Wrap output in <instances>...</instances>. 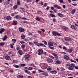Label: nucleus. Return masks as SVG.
I'll list each match as a JSON object with an SVG mask.
<instances>
[{
  "label": "nucleus",
  "mask_w": 78,
  "mask_h": 78,
  "mask_svg": "<svg viewBox=\"0 0 78 78\" xmlns=\"http://www.w3.org/2000/svg\"><path fill=\"white\" fill-rule=\"evenodd\" d=\"M69 49H67V48L66 49H65L66 51H69Z\"/></svg>",
  "instance_id": "338daca9"
},
{
  "label": "nucleus",
  "mask_w": 78,
  "mask_h": 78,
  "mask_svg": "<svg viewBox=\"0 0 78 78\" xmlns=\"http://www.w3.org/2000/svg\"><path fill=\"white\" fill-rule=\"evenodd\" d=\"M4 31H5V29L3 28L1 29V31H0V33L2 34V33H3V32H4Z\"/></svg>",
  "instance_id": "aec40b11"
},
{
  "label": "nucleus",
  "mask_w": 78,
  "mask_h": 78,
  "mask_svg": "<svg viewBox=\"0 0 78 78\" xmlns=\"http://www.w3.org/2000/svg\"><path fill=\"white\" fill-rule=\"evenodd\" d=\"M29 44H30V45H33V44L32 43H31V42H29Z\"/></svg>",
  "instance_id": "4d7b16f0"
},
{
  "label": "nucleus",
  "mask_w": 78,
  "mask_h": 78,
  "mask_svg": "<svg viewBox=\"0 0 78 78\" xmlns=\"http://www.w3.org/2000/svg\"><path fill=\"white\" fill-rule=\"evenodd\" d=\"M42 43L38 44H37V46L38 47H41V46H42Z\"/></svg>",
  "instance_id": "f704fd0d"
},
{
  "label": "nucleus",
  "mask_w": 78,
  "mask_h": 78,
  "mask_svg": "<svg viewBox=\"0 0 78 78\" xmlns=\"http://www.w3.org/2000/svg\"><path fill=\"white\" fill-rule=\"evenodd\" d=\"M48 47H52L53 46V44L51 42H50L48 43Z\"/></svg>",
  "instance_id": "9b49d317"
},
{
  "label": "nucleus",
  "mask_w": 78,
  "mask_h": 78,
  "mask_svg": "<svg viewBox=\"0 0 78 78\" xmlns=\"http://www.w3.org/2000/svg\"><path fill=\"white\" fill-rule=\"evenodd\" d=\"M24 58L25 59H29L30 58V55L29 54H27L25 55Z\"/></svg>",
  "instance_id": "423d86ee"
},
{
  "label": "nucleus",
  "mask_w": 78,
  "mask_h": 78,
  "mask_svg": "<svg viewBox=\"0 0 78 78\" xmlns=\"http://www.w3.org/2000/svg\"><path fill=\"white\" fill-rule=\"evenodd\" d=\"M13 9H17V5H16L13 6Z\"/></svg>",
  "instance_id": "cd10ccee"
},
{
  "label": "nucleus",
  "mask_w": 78,
  "mask_h": 78,
  "mask_svg": "<svg viewBox=\"0 0 78 78\" xmlns=\"http://www.w3.org/2000/svg\"><path fill=\"white\" fill-rule=\"evenodd\" d=\"M42 53L44 55H46V54H47V53L45 52H43Z\"/></svg>",
  "instance_id": "e2e57ef3"
},
{
  "label": "nucleus",
  "mask_w": 78,
  "mask_h": 78,
  "mask_svg": "<svg viewBox=\"0 0 78 78\" xmlns=\"http://www.w3.org/2000/svg\"><path fill=\"white\" fill-rule=\"evenodd\" d=\"M24 0L25 2H28L29 3H30L32 2L31 0Z\"/></svg>",
  "instance_id": "a878e982"
},
{
  "label": "nucleus",
  "mask_w": 78,
  "mask_h": 78,
  "mask_svg": "<svg viewBox=\"0 0 78 78\" xmlns=\"http://www.w3.org/2000/svg\"><path fill=\"white\" fill-rule=\"evenodd\" d=\"M73 51V50L72 49H69L68 51V52L69 53H72V52Z\"/></svg>",
  "instance_id": "ea45409f"
},
{
  "label": "nucleus",
  "mask_w": 78,
  "mask_h": 78,
  "mask_svg": "<svg viewBox=\"0 0 78 78\" xmlns=\"http://www.w3.org/2000/svg\"><path fill=\"white\" fill-rule=\"evenodd\" d=\"M65 40L67 41H72V38H69V37H65Z\"/></svg>",
  "instance_id": "0eeeda50"
},
{
  "label": "nucleus",
  "mask_w": 78,
  "mask_h": 78,
  "mask_svg": "<svg viewBox=\"0 0 78 78\" xmlns=\"http://www.w3.org/2000/svg\"><path fill=\"white\" fill-rule=\"evenodd\" d=\"M62 7L63 8H64V9H65L66 8V5H63L62 6Z\"/></svg>",
  "instance_id": "052dcab7"
},
{
  "label": "nucleus",
  "mask_w": 78,
  "mask_h": 78,
  "mask_svg": "<svg viewBox=\"0 0 78 78\" xmlns=\"http://www.w3.org/2000/svg\"><path fill=\"white\" fill-rule=\"evenodd\" d=\"M54 70H52L50 71V73H54Z\"/></svg>",
  "instance_id": "69168bd1"
},
{
  "label": "nucleus",
  "mask_w": 78,
  "mask_h": 78,
  "mask_svg": "<svg viewBox=\"0 0 78 78\" xmlns=\"http://www.w3.org/2000/svg\"><path fill=\"white\" fill-rule=\"evenodd\" d=\"M38 71L39 72H44V71H42V70L40 69H38Z\"/></svg>",
  "instance_id": "a18cd8bd"
},
{
  "label": "nucleus",
  "mask_w": 78,
  "mask_h": 78,
  "mask_svg": "<svg viewBox=\"0 0 78 78\" xmlns=\"http://www.w3.org/2000/svg\"><path fill=\"white\" fill-rule=\"evenodd\" d=\"M42 46L43 47H46V46H45V45H44V44H42Z\"/></svg>",
  "instance_id": "0e129e2a"
},
{
  "label": "nucleus",
  "mask_w": 78,
  "mask_h": 78,
  "mask_svg": "<svg viewBox=\"0 0 78 78\" xmlns=\"http://www.w3.org/2000/svg\"><path fill=\"white\" fill-rule=\"evenodd\" d=\"M57 73V71H56L54 70V73H54L55 74H56Z\"/></svg>",
  "instance_id": "de8ad7c7"
},
{
  "label": "nucleus",
  "mask_w": 78,
  "mask_h": 78,
  "mask_svg": "<svg viewBox=\"0 0 78 78\" xmlns=\"http://www.w3.org/2000/svg\"><path fill=\"white\" fill-rule=\"evenodd\" d=\"M50 16L52 17H55L56 16L55 15H53V14H51Z\"/></svg>",
  "instance_id": "2f4dec72"
},
{
  "label": "nucleus",
  "mask_w": 78,
  "mask_h": 78,
  "mask_svg": "<svg viewBox=\"0 0 78 78\" xmlns=\"http://www.w3.org/2000/svg\"><path fill=\"white\" fill-rule=\"evenodd\" d=\"M5 45V43L4 42H1L0 43V45L1 46H3Z\"/></svg>",
  "instance_id": "c85d7f7f"
},
{
  "label": "nucleus",
  "mask_w": 78,
  "mask_h": 78,
  "mask_svg": "<svg viewBox=\"0 0 78 78\" xmlns=\"http://www.w3.org/2000/svg\"><path fill=\"white\" fill-rule=\"evenodd\" d=\"M36 20H37V21H40V20H41V19H40L38 17H37L36 18Z\"/></svg>",
  "instance_id": "58836bf2"
},
{
  "label": "nucleus",
  "mask_w": 78,
  "mask_h": 78,
  "mask_svg": "<svg viewBox=\"0 0 78 78\" xmlns=\"http://www.w3.org/2000/svg\"><path fill=\"white\" fill-rule=\"evenodd\" d=\"M37 32H38V33L39 34H41V31H37Z\"/></svg>",
  "instance_id": "bf43d9fd"
},
{
  "label": "nucleus",
  "mask_w": 78,
  "mask_h": 78,
  "mask_svg": "<svg viewBox=\"0 0 78 78\" xmlns=\"http://www.w3.org/2000/svg\"><path fill=\"white\" fill-rule=\"evenodd\" d=\"M74 68H75V69H77V70H78V66H75Z\"/></svg>",
  "instance_id": "13d9d810"
},
{
  "label": "nucleus",
  "mask_w": 78,
  "mask_h": 78,
  "mask_svg": "<svg viewBox=\"0 0 78 78\" xmlns=\"http://www.w3.org/2000/svg\"><path fill=\"white\" fill-rule=\"evenodd\" d=\"M43 42L45 45H47V42L46 41H43Z\"/></svg>",
  "instance_id": "473e14b6"
},
{
  "label": "nucleus",
  "mask_w": 78,
  "mask_h": 78,
  "mask_svg": "<svg viewBox=\"0 0 78 78\" xmlns=\"http://www.w3.org/2000/svg\"><path fill=\"white\" fill-rule=\"evenodd\" d=\"M52 55L54 56V57L55 59H58V56L57 55V54L55 53H52Z\"/></svg>",
  "instance_id": "9d476101"
},
{
  "label": "nucleus",
  "mask_w": 78,
  "mask_h": 78,
  "mask_svg": "<svg viewBox=\"0 0 78 78\" xmlns=\"http://www.w3.org/2000/svg\"><path fill=\"white\" fill-rule=\"evenodd\" d=\"M24 72L27 74H28V75H31V73H30V71L28 70H25Z\"/></svg>",
  "instance_id": "6e6552de"
},
{
  "label": "nucleus",
  "mask_w": 78,
  "mask_h": 78,
  "mask_svg": "<svg viewBox=\"0 0 78 78\" xmlns=\"http://www.w3.org/2000/svg\"><path fill=\"white\" fill-rule=\"evenodd\" d=\"M27 78H32V77H31V76H28L27 77Z\"/></svg>",
  "instance_id": "774afa93"
},
{
  "label": "nucleus",
  "mask_w": 78,
  "mask_h": 78,
  "mask_svg": "<svg viewBox=\"0 0 78 78\" xmlns=\"http://www.w3.org/2000/svg\"><path fill=\"white\" fill-rule=\"evenodd\" d=\"M16 19H19V16L16 15Z\"/></svg>",
  "instance_id": "a19ab883"
},
{
  "label": "nucleus",
  "mask_w": 78,
  "mask_h": 78,
  "mask_svg": "<svg viewBox=\"0 0 78 78\" xmlns=\"http://www.w3.org/2000/svg\"><path fill=\"white\" fill-rule=\"evenodd\" d=\"M22 48H25V45H23L21 46Z\"/></svg>",
  "instance_id": "603ef678"
},
{
  "label": "nucleus",
  "mask_w": 78,
  "mask_h": 78,
  "mask_svg": "<svg viewBox=\"0 0 78 78\" xmlns=\"http://www.w3.org/2000/svg\"><path fill=\"white\" fill-rule=\"evenodd\" d=\"M2 40L3 41H6L7 39V36L6 35H5L4 37L2 38Z\"/></svg>",
  "instance_id": "ddd939ff"
},
{
  "label": "nucleus",
  "mask_w": 78,
  "mask_h": 78,
  "mask_svg": "<svg viewBox=\"0 0 78 78\" xmlns=\"http://www.w3.org/2000/svg\"><path fill=\"white\" fill-rule=\"evenodd\" d=\"M59 0V1H60V3H63V0Z\"/></svg>",
  "instance_id": "8fccbe9b"
},
{
  "label": "nucleus",
  "mask_w": 78,
  "mask_h": 78,
  "mask_svg": "<svg viewBox=\"0 0 78 78\" xmlns=\"http://www.w3.org/2000/svg\"><path fill=\"white\" fill-rule=\"evenodd\" d=\"M63 29L65 30V31H68V28L67 27H63Z\"/></svg>",
  "instance_id": "e433bc0d"
},
{
  "label": "nucleus",
  "mask_w": 78,
  "mask_h": 78,
  "mask_svg": "<svg viewBox=\"0 0 78 78\" xmlns=\"http://www.w3.org/2000/svg\"><path fill=\"white\" fill-rule=\"evenodd\" d=\"M75 11H76V10L75 9H74L73 10L71 11V13L73 14H74L75 12Z\"/></svg>",
  "instance_id": "5701e85b"
},
{
  "label": "nucleus",
  "mask_w": 78,
  "mask_h": 78,
  "mask_svg": "<svg viewBox=\"0 0 78 78\" xmlns=\"http://www.w3.org/2000/svg\"><path fill=\"white\" fill-rule=\"evenodd\" d=\"M70 61H71V62H74V63H76V61H75L74 60H73L72 59H71L70 60Z\"/></svg>",
  "instance_id": "7c9ffc66"
},
{
  "label": "nucleus",
  "mask_w": 78,
  "mask_h": 78,
  "mask_svg": "<svg viewBox=\"0 0 78 78\" xmlns=\"http://www.w3.org/2000/svg\"><path fill=\"white\" fill-rule=\"evenodd\" d=\"M17 78H23V76L22 75H19L18 76Z\"/></svg>",
  "instance_id": "4be33fe9"
},
{
  "label": "nucleus",
  "mask_w": 78,
  "mask_h": 78,
  "mask_svg": "<svg viewBox=\"0 0 78 78\" xmlns=\"http://www.w3.org/2000/svg\"><path fill=\"white\" fill-rule=\"evenodd\" d=\"M47 61L49 63H51L53 62V60H52V59H51V58H48L47 60Z\"/></svg>",
  "instance_id": "39448f33"
},
{
  "label": "nucleus",
  "mask_w": 78,
  "mask_h": 78,
  "mask_svg": "<svg viewBox=\"0 0 78 78\" xmlns=\"http://www.w3.org/2000/svg\"><path fill=\"white\" fill-rule=\"evenodd\" d=\"M28 70H33V68L31 67H29L28 69Z\"/></svg>",
  "instance_id": "c9c22d12"
},
{
  "label": "nucleus",
  "mask_w": 78,
  "mask_h": 78,
  "mask_svg": "<svg viewBox=\"0 0 78 78\" xmlns=\"http://www.w3.org/2000/svg\"><path fill=\"white\" fill-rule=\"evenodd\" d=\"M18 53L20 55H23V52L21 50H20L18 51Z\"/></svg>",
  "instance_id": "a211bd4d"
},
{
  "label": "nucleus",
  "mask_w": 78,
  "mask_h": 78,
  "mask_svg": "<svg viewBox=\"0 0 78 78\" xmlns=\"http://www.w3.org/2000/svg\"><path fill=\"white\" fill-rule=\"evenodd\" d=\"M42 69H46V68L48 67V65L47 64H43L42 66H41Z\"/></svg>",
  "instance_id": "f03ea898"
},
{
  "label": "nucleus",
  "mask_w": 78,
  "mask_h": 78,
  "mask_svg": "<svg viewBox=\"0 0 78 78\" xmlns=\"http://www.w3.org/2000/svg\"><path fill=\"white\" fill-rule=\"evenodd\" d=\"M47 70H48V71H50L51 70V67H48L47 69Z\"/></svg>",
  "instance_id": "c756f323"
},
{
  "label": "nucleus",
  "mask_w": 78,
  "mask_h": 78,
  "mask_svg": "<svg viewBox=\"0 0 78 78\" xmlns=\"http://www.w3.org/2000/svg\"><path fill=\"white\" fill-rule=\"evenodd\" d=\"M32 66L33 67H36V66H35V65H34V63H32L30 65V66Z\"/></svg>",
  "instance_id": "4c0bfd02"
},
{
  "label": "nucleus",
  "mask_w": 78,
  "mask_h": 78,
  "mask_svg": "<svg viewBox=\"0 0 78 78\" xmlns=\"http://www.w3.org/2000/svg\"><path fill=\"white\" fill-rule=\"evenodd\" d=\"M16 68H19V66L17 65H16L14 66Z\"/></svg>",
  "instance_id": "79ce46f5"
},
{
  "label": "nucleus",
  "mask_w": 78,
  "mask_h": 78,
  "mask_svg": "<svg viewBox=\"0 0 78 78\" xmlns=\"http://www.w3.org/2000/svg\"><path fill=\"white\" fill-rule=\"evenodd\" d=\"M10 47L12 48H13V45H12L11 44H10Z\"/></svg>",
  "instance_id": "5fc2aeb1"
},
{
  "label": "nucleus",
  "mask_w": 78,
  "mask_h": 78,
  "mask_svg": "<svg viewBox=\"0 0 78 78\" xmlns=\"http://www.w3.org/2000/svg\"><path fill=\"white\" fill-rule=\"evenodd\" d=\"M10 73H13V72H14V71L12 70H10Z\"/></svg>",
  "instance_id": "864d4df0"
},
{
  "label": "nucleus",
  "mask_w": 78,
  "mask_h": 78,
  "mask_svg": "<svg viewBox=\"0 0 78 78\" xmlns=\"http://www.w3.org/2000/svg\"><path fill=\"white\" fill-rule=\"evenodd\" d=\"M56 62L57 64H61V62L59 60H57L56 61Z\"/></svg>",
  "instance_id": "72a5a7b5"
},
{
  "label": "nucleus",
  "mask_w": 78,
  "mask_h": 78,
  "mask_svg": "<svg viewBox=\"0 0 78 78\" xmlns=\"http://www.w3.org/2000/svg\"><path fill=\"white\" fill-rule=\"evenodd\" d=\"M17 2L18 5H19L20 4V2H19V1L18 0L17 1Z\"/></svg>",
  "instance_id": "37998d69"
},
{
  "label": "nucleus",
  "mask_w": 78,
  "mask_h": 78,
  "mask_svg": "<svg viewBox=\"0 0 78 78\" xmlns=\"http://www.w3.org/2000/svg\"><path fill=\"white\" fill-rule=\"evenodd\" d=\"M70 66H71V67H75V64H72L71 63L70 64Z\"/></svg>",
  "instance_id": "b1692460"
},
{
  "label": "nucleus",
  "mask_w": 78,
  "mask_h": 78,
  "mask_svg": "<svg viewBox=\"0 0 78 78\" xmlns=\"http://www.w3.org/2000/svg\"><path fill=\"white\" fill-rule=\"evenodd\" d=\"M68 69L70 70H73V68L71 67H69L68 68Z\"/></svg>",
  "instance_id": "bb28decb"
},
{
  "label": "nucleus",
  "mask_w": 78,
  "mask_h": 78,
  "mask_svg": "<svg viewBox=\"0 0 78 78\" xmlns=\"http://www.w3.org/2000/svg\"><path fill=\"white\" fill-rule=\"evenodd\" d=\"M42 75H44V76H47L48 75V74L47 73H46L45 72L43 73Z\"/></svg>",
  "instance_id": "412c9836"
},
{
  "label": "nucleus",
  "mask_w": 78,
  "mask_h": 78,
  "mask_svg": "<svg viewBox=\"0 0 78 78\" xmlns=\"http://www.w3.org/2000/svg\"><path fill=\"white\" fill-rule=\"evenodd\" d=\"M21 38L22 39H25V35L22 34L21 36Z\"/></svg>",
  "instance_id": "393cba45"
},
{
  "label": "nucleus",
  "mask_w": 78,
  "mask_h": 78,
  "mask_svg": "<svg viewBox=\"0 0 78 78\" xmlns=\"http://www.w3.org/2000/svg\"><path fill=\"white\" fill-rule=\"evenodd\" d=\"M5 58L6 60H9L10 59V57L9 56L7 55L5 56Z\"/></svg>",
  "instance_id": "2eb2a0df"
},
{
  "label": "nucleus",
  "mask_w": 78,
  "mask_h": 78,
  "mask_svg": "<svg viewBox=\"0 0 78 78\" xmlns=\"http://www.w3.org/2000/svg\"><path fill=\"white\" fill-rule=\"evenodd\" d=\"M71 28L73 30H76L77 29V28L74 25H72L71 26Z\"/></svg>",
  "instance_id": "1a4fd4ad"
},
{
  "label": "nucleus",
  "mask_w": 78,
  "mask_h": 78,
  "mask_svg": "<svg viewBox=\"0 0 78 78\" xmlns=\"http://www.w3.org/2000/svg\"><path fill=\"white\" fill-rule=\"evenodd\" d=\"M52 34L53 35V36H55L57 35L58 36H61V35L58 33L56 32H55V31H53L52 32Z\"/></svg>",
  "instance_id": "f257e3e1"
},
{
  "label": "nucleus",
  "mask_w": 78,
  "mask_h": 78,
  "mask_svg": "<svg viewBox=\"0 0 78 78\" xmlns=\"http://www.w3.org/2000/svg\"><path fill=\"white\" fill-rule=\"evenodd\" d=\"M38 53L39 55H41L43 53V50L42 49H40L38 50Z\"/></svg>",
  "instance_id": "20e7f679"
},
{
  "label": "nucleus",
  "mask_w": 78,
  "mask_h": 78,
  "mask_svg": "<svg viewBox=\"0 0 78 78\" xmlns=\"http://www.w3.org/2000/svg\"><path fill=\"white\" fill-rule=\"evenodd\" d=\"M19 31L21 33H24L25 31V29L22 28V27H19Z\"/></svg>",
  "instance_id": "7ed1b4c3"
},
{
  "label": "nucleus",
  "mask_w": 78,
  "mask_h": 78,
  "mask_svg": "<svg viewBox=\"0 0 78 78\" xmlns=\"http://www.w3.org/2000/svg\"><path fill=\"white\" fill-rule=\"evenodd\" d=\"M64 58L65 59H66L67 60H68V59H69V57L67 55H65L64 56Z\"/></svg>",
  "instance_id": "4468645a"
},
{
  "label": "nucleus",
  "mask_w": 78,
  "mask_h": 78,
  "mask_svg": "<svg viewBox=\"0 0 78 78\" xmlns=\"http://www.w3.org/2000/svg\"><path fill=\"white\" fill-rule=\"evenodd\" d=\"M54 6L55 8H56V7L57 9H61V7L57 5H54Z\"/></svg>",
  "instance_id": "6ab92c4d"
},
{
  "label": "nucleus",
  "mask_w": 78,
  "mask_h": 78,
  "mask_svg": "<svg viewBox=\"0 0 78 78\" xmlns=\"http://www.w3.org/2000/svg\"><path fill=\"white\" fill-rule=\"evenodd\" d=\"M58 15L60 17H62L64 16V15H63V14L61 13H57Z\"/></svg>",
  "instance_id": "dca6fc26"
},
{
  "label": "nucleus",
  "mask_w": 78,
  "mask_h": 78,
  "mask_svg": "<svg viewBox=\"0 0 78 78\" xmlns=\"http://www.w3.org/2000/svg\"><path fill=\"white\" fill-rule=\"evenodd\" d=\"M52 20H53V22H55L56 21V19L54 18Z\"/></svg>",
  "instance_id": "6e6d98bb"
},
{
  "label": "nucleus",
  "mask_w": 78,
  "mask_h": 78,
  "mask_svg": "<svg viewBox=\"0 0 78 78\" xmlns=\"http://www.w3.org/2000/svg\"><path fill=\"white\" fill-rule=\"evenodd\" d=\"M15 14V13H12L11 14V16L12 17H13V16H14V15Z\"/></svg>",
  "instance_id": "680f3d73"
},
{
  "label": "nucleus",
  "mask_w": 78,
  "mask_h": 78,
  "mask_svg": "<svg viewBox=\"0 0 78 78\" xmlns=\"http://www.w3.org/2000/svg\"><path fill=\"white\" fill-rule=\"evenodd\" d=\"M12 41H13V42L15 43L16 42V40L14 39H12Z\"/></svg>",
  "instance_id": "c03bdc74"
},
{
  "label": "nucleus",
  "mask_w": 78,
  "mask_h": 78,
  "mask_svg": "<svg viewBox=\"0 0 78 78\" xmlns=\"http://www.w3.org/2000/svg\"><path fill=\"white\" fill-rule=\"evenodd\" d=\"M6 19L8 20H11V17L9 16H8L6 18Z\"/></svg>",
  "instance_id": "f3484780"
},
{
  "label": "nucleus",
  "mask_w": 78,
  "mask_h": 78,
  "mask_svg": "<svg viewBox=\"0 0 78 78\" xmlns=\"http://www.w3.org/2000/svg\"><path fill=\"white\" fill-rule=\"evenodd\" d=\"M21 66H26V65L25 64H21Z\"/></svg>",
  "instance_id": "49530a36"
},
{
  "label": "nucleus",
  "mask_w": 78,
  "mask_h": 78,
  "mask_svg": "<svg viewBox=\"0 0 78 78\" xmlns=\"http://www.w3.org/2000/svg\"><path fill=\"white\" fill-rule=\"evenodd\" d=\"M62 48H63V49L64 50H66V49L67 48H66V47L63 46Z\"/></svg>",
  "instance_id": "3c124183"
},
{
  "label": "nucleus",
  "mask_w": 78,
  "mask_h": 78,
  "mask_svg": "<svg viewBox=\"0 0 78 78\" xmlns=\"http://www.w3.org/2000/svg\"><path fill=\"white\" fill-rule=\"evenodd\" d=\"M49 47L50 49H52V50H53V49H54V48L53 47H51V46H50Z\"/></svg>",
  "instance_id": "09e8293b"
},
{
  "label": "nucleus",
  "mask_w": 78,
  "mask_h": 78,
  "mask_svg": "<svg viewBox=\"0 0 78 78\" xmlns=\"http://www.w3.org/2000/svg\"><path fill=\"white\" fill-rule=\"evenodd\" d=\"M13 25H17V21L16 20H14L12 23Z\"/></svg>",
  "instance_id": "f8f14e48"
}]
</instances>
